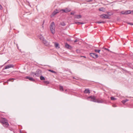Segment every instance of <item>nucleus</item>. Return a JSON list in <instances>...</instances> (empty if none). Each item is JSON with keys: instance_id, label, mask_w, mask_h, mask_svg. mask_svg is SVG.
<instances>
[{"instance_id": "obj_1", "label": "nucleus", "mask_w": 133, "mask_h": 133, "mask_svg": "<svg viewBox=\"0 0 133 133\" xmlns=\"http://www.w3.org/2000/svg\"><path fill=\"white\" fill-rule=\"evenodd\" d=\"M50 27V29L52 33L53 34H54L55 32V25L54 22H53L51 23Z\"/></svg>"}, {"instance_id": "obj_2", "label": "nucleus", "mask_w": 133, "mask_h": 133, "mask_svg": "<svg viewBox=\"0 0 133 133\" xmlns=\"http://www.w3.org/2000/svg\"><path fill=\"white\" fill-rule=\"evenodd\" d=\"M1 122L3 123V126L5 127H7L9 124L7 122L6 119L5 118H3L1 120Z\"/></svg>"}, {"instance_id": "obj_3", "label": "nucleus", "mask_w": 133, "mask_h": 133, "mask_svg": "<svg viewBox=\"0 0 133 133\" xmlns=\"http://www.w3.org/2000/svg\"><path fill=\"white\" fill-rule=\"evenodd\" d=\"M87 99L88 100L90 101H91L96 102V99L95 96H91L88 97L87 98Z\"/></svg>"}, {"instance_id": "obj_4", "label": "nucleus", "mask_w": 133, "mask_h": 133, "mask_svg": "<svg viewBox=\"0 0 133 133\" xmlns=\"http://www.w3.org/2000/svg\"><path fill=\"white\" fill-rule=\"evenodd\" d=\"M90 55L91 57L94 58H96L98 57V55L96 53H90Z\"/></svg>"}, {"instance_id": "obj_5", "label": "nucleus", "mask_w": 133, "mask_h": 133, "mask_svg": "<svg viewBox=\"0 0 133 133\" xmlns=\"http://www.w3.org/2000/svg\"><path fill=\"white\" fill-rule=\"evenodd\" d=\"M130 10H128L126 11H122L121 13L122 14H124L125 15H128L130 14Z\"/></svg>"}, {"instance_id": "obj_6", "label": "nucleus", "mask_w": 133, "mask_h": 133, "mask_svg": "<svg viewBox=\"0 0 133 133\" xmlns=\"http://www.w3.org/2000/svg\"><path fill=\"white\" fill-rule=\"evenodd\" d=\"M100 17H101L103 18H106V19H109V16L107 15L104 14V15H101L100 16Z\"/></svg>"}, {"instance_id": "obj_7", "label": "nucleus", "mask_w": 133, "mask_h": 133, "mask_svg": "<svg viewBox=\"0 0 133 133\" xmlns=\"http://www.w3.org/2000/svg\"><path fill=\"white\" fill-rule=\"evenodd\" d=\"M104 102V100L102 99H97L96 102L99 103H103Z\"/></svg>"}, {"instance_id": "obj_8", "label": "nucleus", "mask_w": 133, "mask_h": 133, "mask_svg": "<svg viewBox=\"0 0 133 133\" xmlns=\"http://www.w3.org/2000/svg\"><path fill=\"white\" fill-rule=\"evenodd\" d=\"M14 66V65L12 64H9L5 66V69H7L11 68H13Z\"/></svg>"}, {"instance_id": "obj_9", "label": "nucleus", "mask_w": 133, "mask_h": 133, "mask_svg": "<svg viewBox=\"0 0 133 133\" xmlns=\"http://www.w3.org/2000/svg\"><path fill=\"white\" fill-rule=\"evenodd\" d=\"M62 11L64 12L67 13L68 12H70L71 11V9H68V8H66L65 9H63L62 10Z\"/></svg>"}, {"instance_id": "obj_10", "label": "nucleus", "mask_w": 133, "mask_h": 133, "mask_svg": "<svg viewBox=\"0 0 133 133\" xmlns=\"http://www.w3.org/2000/svg\"><path fill=\"white\" fill-rule=\"evenodd\" d=\"M25 78L31 81L34 82L35 81L34 79L32 78V77H30L29 76H26L25 77Z\"/></svg>"}, {"instance_id": "obj_11", "label": "nucleus", "mask_w": 133, "mask_h": 133, "mask_svg": "<svg viewBox=\"0 0 133 133\" xmlns=\"http://www.w3.org/2000/svg\"><path fill=\"white\" fill-rule=\"evenodd\" d=\"M42 42L45 45H48L49 44L48 42L45 39H44Z\"/></svg>"}, {"instance_id": "obj_12", "label": "nucleus", "mask_w": 133, "mask_h": 133, "mask_svg": "<svg viewBox=\"0 0 133 133\" xmlns=\"http://www.w3.org/2000/svg\"><path fill=\"white\" fill-rule=\"evenodd\" d=\"M84 92L85 94H89L90 93L89 90L88 89H85Z\"/></svg>"}, {"instance_id": "obj_13", "label": "nucleus", "mask_w": 133, "mask_h": 133, "mask_svg": "<svg viewBox=\"0 0 133 133\" xmlns=\"http://www.w3.org/2000/svg\"><path fill=\"white\" fill-rule=\"evenodd\" d=\"M75 18L79 19L81 18L82 16L80 15H76L75 16Z\"/></svg>"}, {"instance_id": "obj_14", "label": "nucleus", "mask_w": 133, "mask_h": 133, "mask_svg": "<svg viewBox=\"0 0 133 133\" xmlns=\"http://www.w3.org/2000/svg\"><path fill=\"white\" fill-rule=\"evenodd\" d=\"M57 10H56V11H54L52 13V14L51 17H52L53 16H54L57 13H58V12H57Z\"/></svg>"}, {"instance_id": "obj_15", "label": "nucleus", "mask_w": 133, "mask_h": 133, "mask_svg": "<svg viewBox=\"0 0 133 133\" xmlns=\"http://www.w3.org/2000/svg\"><path fill=\"white\" fill-rule=\"evenodd\" d=\"M39 37V38L42 41L44 39V37L42 36V35H40Z\"/></svg>"}, {"instance_id": "obj_16", "label": "nucleus", "mask_w": 133, "mask_h": 133, "mask_svg": "<svg viewBox=\"0 0 133 133\" xmlns=\"http://www.w3.org/2000/svg\"><path fill=\"white\" fill-rule=\"evenodd\" d=\"M65 46L66 48L68 49H70V48H71V46L67 43L65 44Z\"/></svg>"}, {"instance_id": "obj_17", "label": "nucleus", "mask_w": 133, "mask_h": 133, "mask_svg": "<svg viewBox=\"0 0 133 133\" xmlns=\"http://www.w3.org/2000/svg\"><path fill=\"white\" fill-rule=\"evenodd\" d=\"M35 75L37 76H39V74L38 70H37L35 72Z\"/></svg>"}, {"instance_id": "obj_18", "label": "nucleus", "mask_w": 133, "mask_h": 133, "mask_svg": "<svg viewBox=\"0 0 133 133\" xmlns=\"http://www.w3.org/2000/svg\"><path fill=\"white\" fill-rule=\"evenodd\" d=\"M128 101L129 100L128 99H126L125 100L122 101V102L123 104H124L125 102Z\"/></svg>"}, {"instance_id": "obj_19", "label": "nucleus", "mask_w": 133, "mask_h": 133, "mask_svg": "<svg viewBox=\"0 0 133 133\" xmlns=\"http://www.w3.org/2000/svg\"><path fill=\"white\" fill-rule=\"evenodd\" d=\"M48 71H50L53 73H55V74H56L57 73L55 71H54L53 70H51V69H49V70H48Z\"/></svg>"}, {"instance_id": "obj_20", "label": "nucleus", "mask_w": 133, "mask_h": 133, "mask_svg": "<svg viewBox=\"0 0 133 133\" xmlns=\"http://www.w3.org/2000/svg\"><path fill=\"white\" fill-rule=\"evenodd\" d=\"M55 46L56 48H57L58 47L59 44H58L57 43H55Z\"/></svg>"}, {"instance_id": "obj_21", "label": "nucleus", "mask_w": 133, "mask_h": 133, "mask_svg": "<svg viewBox=\"0 0 133 133\" xmlns=\"http://www.w3.org/2000/svg\"><path fill=\"white\" fill-rule=\"evenodd\" d=\"M40 79L41 80H43L45 79L44 77L42 76L40 77Z\"/></svg>"}, {"instance_id": "obj_22", "label": "nucleus", "mask_w": 133, "mask_h": 133, "mask_svg": "<svg viewBox=\"0 0 133 133\" xmlns=\"http://www.w3.org/2000/svg\"><path fill=\"white\" fill-rule=\"evenodd\" d=\"M105 23V22L104 21H101V22H96V23H97L100 24L101 23Z\"/></svg>"}, {"instance_id": "obj_23", "label": "nucleus", "mask_w": 133, "mask_h": 133, "mask_svg": "<svg viewBox=\"0 0 133 133\" xmlns=\"http://www.w3.org/2000/svg\"><path fill=\"white\" fill-rule=\"evenodd\" d=\"M60 90L61 91H63V87L62 86H60L59 87Z\"/></svg>"}, {"instance_id": "obj_24", "label": "nucleus", "mask_w": 133, "mask_h": 133, "mask_svg": "<svg viewBox=\"0 0 133 133\" xmlns=\"http://www.w3.org/2000/svg\"><path fill=\"white\" fill-rule=\"evenodd\" d=\"M95 50V51L96 52H98V53H99V52H100V50H97V49H95L94 50Z\"/></svg>"}, {"instance_id": "obj_25", "label": "nucleus", "mask_w": 133, "mask_h": 133, "mask_svg": "<svg viewBox=\"0 0 133 133\" xmlns=\"http://www.w3.org/2000/svg\"><path fill=\"white\" fill-rule=\"evenodd\" d=\"M61 24L63 26H64L66 25L65 23L64 22L61 23Z\"/></svg>"}, {"instance_id": "obj_26", "label": "nucleus", "mask_w": 133, "mask_h": 133, "mask_svg": "<svg viewBox=\"0 0 133 133\" xmlns=\"http://www.w3.org/2000/svg\"><path fill=\"white\" fill-rule=\"evenodd\" d=\"M99 10L100 11H104L103 8H102L99 9Z\"/></svg>"}, {"instance_id": "obj_27", "label": "nucleus", "mask_w": 133, "mask_h": 133, "mask_svg": "<svg viewBox=\"0 0 133 133\" xmlns=\"http://www.w3.org/2000/svg\"><path fill=\"white\" fill-rule=\"evenodd\" d=\"M110 98L112 100H116V98H115L113 97H111Z\"/></svg>"}, {"instance_id": "obj_28", "label": "nucleus", "mask_w": 133, "mask_h": 133, "mask_svg": "<svg viewBox=\"0 0 133 133\" xmlns=\"http://www.w3.org/2000/svg\"><path fill=\"white\" fill-rule=\"evenodd\" d=\"M35 72H32L31 74V75L34 76H35Z\"/></svg>"}, {"instance_id": "obj_29", "label": "nucleus", "mask_w": 133, "mask_h": 133, "mask_svg": "<svg viewBox=\"0 0 133 133\" xmlns=\"http://www.w3.org/2000/svg\"><path fill=\"white\" fill-rule=\"evenodd\" d=\"M76 52L78 53H80V50L78 49H77L76 50Z\"/></svg>"}, {"instance_id": "obj_30", "label": "nucleus", "mask_w": 133, "mask_h": 133, "mask_svg": "<svg viewBox=\"0 0 133 133\" xmlns=\"http://www.w3.org/2000/svg\"><path fill=\"white\" fill-rule=\"evenodd\" d=\"M103 48L105 50H108V51H109V49H107L106 48L103 47Z\"/></svg>"}, {"instance_id": "obj_31", "label": "nucleus", "mask_w": 133, "mask_h": 133, "mask_svg": "<svg viewBox=\"0 0 133 133\" xmlns=\"http://www.w3.org/2000/svg\"><path fill=\"white\" fill-rule=\"evenodd\" d=\"M75 13V12H71V15H74V14Z\"/></svg>"}, {"instance_id": "obj_32", "label": "nucleus", "mask_w": 133, "mask_h": 133, "mask_svg": "<svg viewBox=\"0 0 133 133\" xmlns=\"http://www.w3.org/2000/svg\"><path fill=\"white\" fill-rule=\"evenodd\" d=\"M93 0H87V2H92L93 1Z\"/></svg>"}, {"instance_id": "obj_33", "label": "nucleus", "mask_w": 133, "mask_h": 133, "mask_svg": "<svg viewBox=\"0 0 133 133\" xmlns=\"http://www.w3.org/2000/svg\"><path fill=\"white\" fill-rule=\"evenodd\" d=\"M14 79L13 78H10L9 80V81H12V80H14Z\"/></svg>"}, {"instance_id": "obj_34", "label": "nucleus", "mask_w": 133, "mask_h": 133, "mask_svg": "<svg viewBox=\"0 0 133 133\" xmlns=\"http://www.w3.org/2000/svg\"><path fill=\"white\" fill-rule=\"evenodd\" d=\"M2 6L0 4V9L1 10H2Z\"/></svg>"}, {"instance_id": "obj_35", "label": "nucleus", "mask_w": 133, "mask_h": 133, "mask_svg": "<svg viewBox=\"0 0 133 133\" xmlns=\"http://www.w3.org/2000/svg\"><path fill=\"white\" fill-rule=\"evenodd\" d=\"M129 24L131 25H133V23H128Z\"/></svg>"}, {"instance_id": "obj_36", "label": "nucleus", "mask_w": 133, "mask_h": 133, "mask_svg": "<svg viewBox=\"0 0 133 133\" xmlns=\"http://www.w3.org/2000/svg\"><path fill=\"white\" fill-rule=\"evenodd\" d=\"M130 14H131L132 15H133V11H130Z\"/></svg>"}, {"instance_id": "obj_37", "label": "nucleus", "mask_w": 133, "mask_h": 133, "mask_svg": "<svg viewBox=\"0 0 133 133\" xmlns=\"http://www.w3.org/2000/svg\"><path fill=\"white\" fill-rule=\"evenodd\" d=\"M44 82L45 83H46L47 84H48L49 83V82H47V81H45V82Z\"/></svg>"}, {"instance_id": "obj_38", "label": "nucleus", "mask_w": 133, "mask_h": 133, "mask_svg": "<svg viewBox=\"0 0 133 133\" xmlns=\"http://www.w3.org/2000/svg\"><path fill=\"white\" fill-rule=\"evenodd\" d=\"M77 39H76L74 41V42H75H75H77Z\"/></svg>"}, {"instance_id": "obj_39", "label": "nucleus", "mask_w": 133, "mask_h": 133, "mask_svg": "<svg viewBox=\"0 0 133 133\" xmlns=\"http://www.w3.org/2000/svg\"><path fill=\"white\" fill-rule=\"evenodd\" d=\"M44 21H43V24L42 25V27H43L44 26H43V24H44Z\"/></svg>"}, {"instance_id": "obj_40", "label": "nucleus", "mask_w": 133, "mask_h": 133, "mask_svg": "<svg viewBox=\"0 0 133 133\" xmlns=\"http://www.w3.org/2000/svg\"><path fill=\"white\" fill-rule=\"evenodd\" d=\"M78 24H81V22H78Z\"/></svg>"}, {"instance_id": "obj_41", "label": "nucleus", "mask_w": 133, "mask_h": 133, "mask_svg": "<svg viewBox=\"0 0 133 133\" xmlns=\"http://www.w3.org/2000/svg\"><path fill=\"white\" fill-rule=\"evenodd\" d=\"M75 24H78V22H75Z\"/></svg>"}, {"instance_id": "obj_42", "label": "nucleus", "mask_w": 133, "mask_h": 133, "mask_svg": "<svg viewBox=\"0 0 133 133\" xmlns=\"http://www.w3.org/2000/svg\"><path fill=\"white\" fill-rule=\"evenodd\" d=\"M84 24V23L83 22H81V24Z\"/></svg>"}, {"instance_id": "obj_43", "label": "nucleus", "mask_w": 133, "mask_h": 133, "mask_svg": "<svg viewBox=\"0 0 133 133\" xmlns=\"http://www.w3.org/2000/svg\"><path fill=\"white\" fill-rule=\"evenodd\" d=\"M73 78L74 79V78H75L74 77H73Z\"/></svg>"}, {"instance_id": "obj_44", "label": "nucleus", "mask_w": 133, "mask_h": 133, "mask_svg": "<svg viewBox=\"0 0 133 133\" xmlns=\"http://www.w3.org/2000/svg\"><path fill=\"white\" fill-rule=\"evenodd\" d=\"M83 57H85V56H83Z\"/></svg>"}]
</instances>
